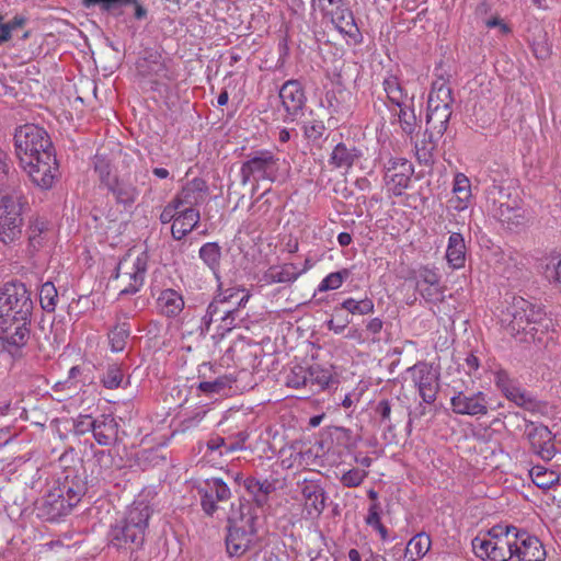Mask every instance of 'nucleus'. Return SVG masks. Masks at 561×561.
Returning a JSON list of instances; mask_svg holds the SVG:
<instances>
[{
  "instance_id": "52",
  "label": "nucleus",
  "mask_w": 561,
  "mask_h": 561,
  "mask_svg": "<svg viewBox=\"0 0 561 561\" xmlns=\"http://www.w3.org/2000/svg\"><path fill=\"white\" fill-rule=\"evenodd\" d=\"M308 369L307 367L296 365L294 366L286 376V386L294 388V389H300L308 386Z\"/></svg>"
},
{
  "instance_id": "16",
  "label": "nucleus",
  "mask_w": 561,
  "mask_h": 561,
  "mask_svg": "<svg viewBox=\"0 0 561 561\" xmlns=\"http://www.w3.org/2000/svg\"><path fill=\"white\" fill-rule=\"evenodd\" d=\"M450 405L453 412L460 415L483 416L489 411L486 396L481 391H458L451 397Z\"/></svg>"
},
{
  "instance_id": "46",
  "label": "nucleus",
  "mask_w": 561,
  "mask_h": 561,
  "mask_svg": "<svg viewBox=\"0 0 561 561\" xmlns=\"http://www.w3.org/2000/svg\"><path fill=\"white\" fill-rule=\"evenodd\" d=\"M533 482L540 489H550L560 480L559 473L541 466H535L529 471Z\"/></svg>"
},
{
  "instance_id": "56",
  "label": "nucleus",
  "mask_w": 561,
  "mask_h": 561,
  "mask_svg": "<svg viewBox=\"0 0 561 561\" xmlns=\"http://www.w3.org/2000/svg\"><path fill=\"white\" fill-rule=\"evenodd\" d=\"M473 199L467 196H459V194H451V197L447 201V213L450 216L466 211L471 205Z\"/></svg>"
},
{
  "instance_id": "63",
  "label": "nucleus",
  "mask_w": 561,
  "mask_h": 561,
  "mask_svg": "<svg viewBox=\"0 0 561 561\" xmlns=\"http://www.w3.org/2000/svg\"><path fill=\"white\" fill-rule=\"evenodd\" d=\"M533 51L539 59H547L551 54L549 45L543 41L535 42L533 44Z\"/></svg>"
},
{
  "instance_id": "44",
  "label": "nucleus",
  "mask_w": 561,
  "mask_h": 561,
  "mask_svg": "<svg viewBox=\"0 0 561 561\" xmlns=\"http://www.w3.org/2000/svg\"><path fill=\"white\" fill-rule=\"evenodd\" d=\"M300 275L301 272H298L296 265L293 263L271 267L267 273V277L272 283H293Z\"/></svg>"
},
{
  "instance_id": "7",
  "label": "nucleus",
  "mask_w": 561,
  "mask_h": 561,
  "mask_svg": "<svg viewBox=\"0 0 561 561\" xmlns=\"http://www.w3.org/2000/svg\"><path fill=\"white\" fill-rule=\"evenodd\" d=\"M148 270V255L128 251L118 262L114 278L119 282V296L138 293L144 284Z\"/></svg>"
},
{
  "instance_id": "2",
  "label": "nucleus",
  "mask_w": 561,
  "mask_h": 561,
  "mask_svg": "<svg viewBox=\"0 0 561 561\" xmlns=\"http://www.w3.org/2000/svg\"><path fill=\"white\" fill-rule=\"evenodd\" d=\"M500 322L504 330L523 343L541 342L548 332L550 320L539 306L523 297H513L502 311Z\"/></svg>"
},
{
  "instance_id": "38",
  "label": "nucleus",
  "mask_w": 561,
  "mask_h": 561,
  "mask_svg": "<svg viewBox=\"0 0 561 561\" xmlns=\"http://www.w3.org/2000/svg\"><path fill=\"white\" fill-rule=\"evenodd\" d=\"M451 116V107H438L436 110H427L426 124L431 131L443 136L448 127Z\"/></svg>"
},
{
  "instance_id": "31",
  "label": "nucleus",
  "mask_w": 561,
  "mask_h": 561,
  "mask_svg": "<svg viewBox=\"0 0 561 561\" xmlns=\"http://www.w3.org/2000/svg\"><path fill=\"white\" fill-rule=\"evenodd\" d=\"M201 219L197 209H183L180 208L176 215L175 222L172 224L171 233L175 240H182L187 233L198 225Z\"/></svg>"
},
{
  "instance_id": "25",
  "label": "nucleus",
  "mask_w": 561,
  "mask_h": 561,
  "mask_svg": "<svg viewBox=\"0 0 561 561\" xmlns=\"http://www.w3.org/2000/svg\"><path fill=\"white\" fill-rule=\"evenodd\" d=\"M23 191L14 163L7 151L0 148V194Z\"/></svg>"
},
{
  "instance_id": "47",
  "label": "nucleus",
  "mask_w": 561,
  "mask_h": 561,
  "mask_svg": "<svg viewBox=\"0 0 561 561\" xmlns=\"http://www.w3.org/2000/svg\"><path fill=\"white\" fill-rule=\"evenodd\" d=\"M340 308L348 311L352 314L366 316L374 312L375 305L374 301L368 297L359 300L347 298L341 302Z\"/></svg>"
},
{
  "instance_id": "1",
  "label": "nucleus",
  "mask_w": 561,
  "mask_h": 561,
  "mask_svg": "<svg viewBox=\"0 0 561 561\" xmlns=\"http://www.w3.org/2000/svg\"><path fill=\"white\" fill-rule=\"evenodd\" d=\"M33 310L31 293L21 282H9L0 288V340L15 347L30 339Z\"/></svg>"
},
{
  "instance_id": "27",
  "label": "nucleus",
  "mask_w": 561,
  "mask_h": 561,
  "mask_svg": "<svg viewBox=\"0 0 561 561\" xmlns=\"http://www.w3.org/2000/svg\"><path fill=\"white\" fill-rule=\"evenodd\" d=\"M183 296L171 288L163 289L157 298V309L160 314L167 318L178 317L184 309Z\"/></svg>"
},
{
  "instance_id": "6",
  "label": "nucleus",
  "mask_w": 561,
  "mask_h": 561,
  "mask_svg": "<svg viewBox=\"0 0 561 561\" xmlns=\"http://www.w3.org/2000/svg\"><path fill=\"white\" fill-rule=\"evenodd\" d=\"M15 154L20 163L50 153L54 150L51 140L46 130L34 124H26L16 128L14 134Z\"/></svg>"
},
{
  "instance_id": "61",
  "label": "nucleus",
  "mask_w": 561,
  "mask_h": 561,
  "mask_svg": "<svg viewBox=\"0 0 561 561\" xmlns=\"http://www.w3.org/2000/svg\"><path fill=\"white\" fill-rule=\"evenodd\" d=\"M179 209L180 207L172 199L167 206H164L163 210L161 211L160 221L162 224H169L171 221L175 222Z\"/></svg>"
},
{
  "instance_id": "10",
  "label": "nucleus",
  "mask_w": 561,
  "mask_h": 561,
  "mask_svg": "<svg viewBox=\"0 0 561 561\" xmlns=\"http://www.w3.org/2000/svg\"><path fill=\"white\" fill-rule=\"evenodd\" d=\"M407 373L410 374L414 387L417 389L422 401L432 404L436 401L439 390V374L426 362H419L409 367Z\"/></svg>"
},
{
  "instance_id": "22",
  "label": "nucleus",
  "mask_w": 561,
  "mask_h": 561,
  "mask_svg": "<svg viewBox=\"0 0 561 561\" xmlns=\"http://www.w3.org/2000/svg\"><path fill=\"white\" fill-rule=\"evenodd\" d=\"M207 191L206 182L199 178H195L182 187L173 201L180 208L196 209L195 206L204 203Z\"/></svg>"
},
{
  "instance_id": "3",
  "label": "nucleus",
  "mask_w": 561,
  "mask_h": 561,
  "mask_svg": "<svg viewBox=\"0 0 561 561\" xmlns=\"http://www.w3.org/2000/svg\"><path fill=\"white\" fill-rule=\"evenodd\" d=\"M151 516L149 505L134 503L124 517L112 525L108 534V545L117 550H138L145 542L148 520Z\"/></svg>"
},
{
  "instance_id": "15",
  "label": "nucleus",
  "mask_w": 561,
  "mask_h": 561,
  "mask_svg": "<svg viewBox=\"0 0 561 561\" xmlns=\"http://www.w3.org/2000/svg\"><path fill=\"white\" fill-rule=\"evenodd\" d=\"M201 504L207 515H213L218 506V502H227L231 492L227 483L220 478L206 479L198 486Z\"/></svg>"
},
{
  "instance_id": "36",
  "label": "nucleus",
  "mask_w": 561,
  "mask_h": 561,
  "mask_svg": "<svg viewBox=\"0 0 561 561\" xmlns=\"http://www.w3.org/2000/svg\"><path fill=\"white\" fill-rule=\"evenodd\" d=\"M308 386L312 391L325 390L333 381V375L330 369L316 364L307 367Z\"/></svg>"
},
{
  "instance_id": "50",
  "label": "nucleus",
  "mask_w": 561,
  "mask_h": 561,
  "mask_svg": "<svg viewBox=\"0 0 561 561\" xmlns=\"http://www.w3.org/2000/svg\"><path fill=\"white\" fill-rule=\"evenodd\" d=\"M350 276V272L344 268L342 271L328 274L319 284V291L334 290L342 286L343 282Z\"/></svg>"
},
{
  "instance_id": "29",
  "label": "nucleus",
  "mask_w": 561,
  "mask_h": 561,
  "mask_svg": "<svg viewBox=\"0 0 561 561\" xmlns=\"http://www.w3.org/2000/svg\"><path fill=\"white\" fill-rule=\"evenodd\" d=\"M467 247L460 232H451L446 248L445 257L453 270L462 268L466 264Z\"/></svg>"
},
{
  "instance_id": "34",
  "label": "nucleus",
  "mask_w": 561,
  "mask_h": 561,
  "mask_svg": "<svg viewBox=\"0 0 561 561\" xmlns=\"http://www.w3.org/2000/svg\"><path fill=\"white\" fill-rule=\"evenodd\" d=\"M453 102L454 98L448 84L444 82L433 84L427 100V110L451 107Z\"/></svg>"
},
{
  "instance_id": "51",
  "label": "nucleus",
  "mask_w": 561,
  "mask_h": 561,
  "mask_svg": "<svg viewBox=\"0 0 561 561\" xmlns=\"http://www.w3.org/2000/svg\"><path fill=\"white\" fill-rule=\"evenodd\" d=\"M504 396L518 407L530 409L534 405V401L528 392L520 389L515 383L510 388H505Z\"/></svg>"
},
{
  "instance_id": "18",
  "label": "nucleus",
  "mask_w": 561,
  "mask_h": 561,
  "mask_svg": "<svg viewBox=\"0 0 561 561\" xmlns=\"http://www.w3.org/2000/svg\"><path fill=\"white\" fill-rule=\"evenodd\" d=\"M527 438L530 443L531 450L542 460L549 461L554 457L557 453L553 442L554 436L547 426L531 423L527 427Z\"/></svg>"
},
{
  "instance_id": "62",
  "label": "nucleus",
  "mask_w": 561,
  "mask_h": 561,
  "mask_svg": "<svg viewBox=\"0 0 561 561\" xmlns=\"http://www.w3.org/2000/svg\"><path fill=\"white\" fill-rule=\"evenodd\" d=\"M366 524L371 526L373 528L377 527L378 524H381L379 505L377 503H374L369 506L368 515L366 517Z\"/></svg>"
},
{
  "instance_id": "26",
  "label": "nucleus",
  "mask_w": 561,
  "mask_h": 561,
  "mask_svg": "<svg viewBox=\"0 0 561 561\" xmlns=\"http://www.w3.org/2000/svg\"><path fill=\"white\" fill-rule=\"evenodd\" d=\"M363 157L360 149L344 142L337 144L330 156L329 163L336 169H351Z\"/></svg>"
},
{
  "instance_id": "23",
  "label": "nucleus",
  "mask_w": 561,
  "mask_h": 561,
  "mask_svg": "<svg viewBox=\"0 0 561 561\" xmlns=\"http://www.w3.org/2000/svg\"><path fill=\"white\" fill-rule=\"evenodd\" d=\"M85 8L99 7L101 11L119 16L125 7L134 8V16L136 20H144L147 18L148 11L140 3L139 0H82Z\"/></svg>"
},
{
  "instance_id": "42",
  "label": "nucleus",
  "mask_w": 561,
  "mask_h": 561,
  "mask_svg": "<svg viewBox=\"0 0 561 561\" xmlns=\"http://www.w3.org/2000/svg\"><path fill=\"white\" fill-rule=\"evenodd\" d=\"M236 379L230 375H224L211 381H202L198 389L206 394H227Z\"/></svg>"
},
{
  "instance_id": "49",
  "label": "nucleus",
  "mask_w": 561,
  "mask_h": 561,
  "mask_svg": "<svg viewBox=\"0 0 561 561\" xmlns=\"http://www.w3.org/2000/svg\"><path fill=\"white\" fill-rule=\"evenodd\" d=\"M94 170L98 173L100 181L106 187H108L117 179L115 175L112 174L111 163L104 156H95Z\"/></svg>"
},
{
  "instance_id": "35",
  "label": "nucleus",
  "mask_w": 561,
  "mask_h": 561,
  "mask_svg": "<svg viewBox=\"0 0 561 561\" xmlns=\"http://www.w3.org/2000/svg\"><path fill=\"white\" fill-rule=\"evenodd\" d=\"M392 115L396 117V122L400 125L403 134L411 136L414 134L417 127V119L412 105L407 104L390 108Z\"/></svg>"
},
{
  "instance_id": "59",
  "label": "nucleus",
  "mask_w": 561,
  "mask_h": 561,
  "mask_svg": "<svg viewBox=\"0 0 561 561\" xmlns=\"http://www.w3.org/2000/svg\"><path fill=\"white\" fill-rule=\"evenodd\" d=\"M245 488L255 496L259 494L266 496L274 491V485L268 480L260 481L254 478L245 481Z\"/></svg>"
},
{
  "instance_id": "17",
  "label": "nucleus",
  "mask_w": 561,
  "mask_h": 561,
  "mask_svg": "<svg viewBox=\"0 0 561 561\" xmlns=\"http://www.w3.org/2000/svg\"><path fill=\"white\" fill-rule=\"evenodd\" d=\"M37 510L41 517L50 522H55L72 511L55 483L44 494Z\"/></svg>"
},
{
  "instance_id": "9",
  "label": "nucleus",
  "mask_w": 561,
  "mask_h": 561,
  "mask_svg": "<svg viewBox=\"0 0 561 561\" xmlns=\"http://www.w3.org/2000/svg\"><path fill=\"white\" fill-rule=\"evenodd\" d=\"M472 549L478 558L502 561L508 546L507 526H494L488 533L472 539Z\"/></svg>"
},
{
  "instance_id": "54",
  "label": "nucleus",
  "mask_w": 561,
  "mask_h": 561,
  "mask_svg": "<svg viewBox=\"0 0 561 561\" xmlns=\"http://www.w3.org/2000/svg\"><path fill=\"white\" fill-rule=\"evenodd\" d=\"M451 194H459V196H467L468 198L473 199L471 181L470 179L463 174L462 172H457L453 180V188Z\"/></svg>"
},
{
  "instance_id": "33",
  "label": "nucleus",
  "mask_w": 561,
  "mask_h": 561,
  "mask_svg": "<svg viewBox=\"0 0 561 561\" xmlns=\"http://www.w3.org/2000/svg\"><path fill=\"white\" fill-rule=\"evenodd\" d=\"M382 87L387 99L394 107L409 104L408 93L396 76L389 75L386 77L382 81Z\"/></svg>"
},
{
  "instance_id": "21",
  "label": "nucleus",
  "mask_w": 561,
  "mask_h": 561,
  "mask_svg": "<svg viewBox=\"0 0 561 561\" xmlns=\"http://www.w3.org/2000/svg\"><path fill=\"white\" fill-rule=\"evenodd\" d=\"M54 483L60 489V493L66 497L71 510L78 505L87 492L84 479L75 470L66 471L65 476L58 478Z\"/></svg>"
},
{
  "instance_id": "13",
  "label": "nucleus",
  "mask_w": 561,
  "mask_h": 561,
  "mask_svg": "<svg viewBox=\"0 0 561 561\" xmlns=\"http://www.w3.org/2000/svg\"><path fill=\"white\" fill-rule=\"evenodd\" d=\"M249 294L244 290L231 288L222 295L224 310L227 313H219L217 333L224 336L237 327L239 317V307L244 306L249 300Z\"/></svg>"
},
{
  "instance_id": "28",
  "label": "nucleus",
  "mask_w": 561,
  "mask_h": 561,
  "mask_svg": "<svg viewBox=\"0 0 561 561\" xmlns=\"http://www.w3.org/2000/svg\"><path fill=\"white\" fill-rule=\"evenodd\" d=\"M328 14L331 15L332 23L336 26V28L356 39L358 42V37L360 38V32L355 23V19L353 16L352 11L346 7L345 3L340 7L332 9Z\"/></svg>"
},
{
  "instance_id": "53",
  "label": "nucleus",
  "mask_w": 561,
  "mask_h": 561,
  "mask_svg": "<svg viewBox=\"0 0 561 561\" xmlns=\"http://www.w3.org/2000/svg\"><path fill=\"white\" fill-rule=\"evenodd\" d=\"M47 231V225L44 220L35 219L28 228V241L30 245L34 249H38L43 245L44 234Z\"/></svg>"
},
{
  "instance_id": "32",
  "label": "nucleus",
  "mask_w": 561,
  "mask_h": 561,
  "mask_svg": "<svg viewBox=\"0 0 561 561\" xmlns=\"http://www.w3.org/2000/svg\"><path fill=\"white\" fill-rule=\"evenodd\" d=\"M107 190L112 192L118 204L129 206L134 204L139 195L138 188L125 179H116Z\"/></svg>"
},
{
  "instance_id": "45",
  "label": "nucleus",
  "mask_w": 561,
  "mask_h": 561,
  "mask_svg": "<svg viewBox=\"0 0 561 561\" xmlns=\"http://www.w3.org/2000/svg\"><path fill=\"white\" fill-rule=\"evenodd\" d=\"M433 131L428 133V129L424 134V138L415 144V156L421 164L430 165L433 163V152L435 150V144L433 141Z\"/></svg>"
},
{
  "instance_id": "14",
  "label": "nucleus",
  "mask_w": 561,
  "mask_h": 561,
  "mask_svg": "<svg viewBox=\"0 0 561 561\" xmlns=\"http://www.w3.org/2000/svg\"><path fill=\"white\" fill-rule=\"evenodd\" d=\"M416 290L428 302H438L443 299L444 289L440 286V274L434 266L422 265L414 272Z\"/></svg>"
},
{
  "instance_id": "57",
  "label": "nucleus",
  "mask_w": 561,
  "mask_h": 561,
  "mask_svg": "<svg viewBox=\"0 0 561 561\" xmlns=\"http://www.w3.org/2000/svg\"><path fill=\"white\" fill-rule=\"evenodd\" d=\"M25 20L20 16H14L7 23L0 24V45L9 42L12 37V33L18 28L22 27Z\"/></svg>"
},
{
  "instance_id": "11",
  "label": "nucleus",
  "mask_w": 561,
  "mask_h": 561,
  "mask_svg": "<svg viewBox=\"0 0 561 561\" xmlns=\"http://www.w3.org/2000/svg\"><path fill=\"white\" fill-rule=\"evenodd\" d=\"M20 167L27 173L32 183L43 190L50 188L58 175L55 151L42 153L41 157L28 160L26 164L20 163Z\"/></svg>"
},
{
  "instance_id": "41",
  "label": "nucleus",
  "mask_w": 561,
  "mask_h": 561,
  "mask_svg": "<svg viewBox=\"0 0 561 561\" xmlns=\"http://www.w3.org/2000/svg\"><path fill=\"white\" fill-rule=\"evenodd\" d=\"M130 335V325L127 321H121L117 318V323L108 333V341L112 352L118 353L124 351Z\"/></svg>"
},
{
  "instance_id": "12",
  "label": "nucleus",
  "mask_w": 561,
  "mask_h": 561,
  "mask_svg": "<svg viewBox=\"0 0 561 561\" xmlns=\"http://www.w3.org/2000/svg\"><path fill=\"white\" fill-rule=\"evenodd\" d=\"M414 173L412 163L404 158H391L386 164L385 182L387 190L394 196H401L409 187Z\"/></svg>"
},
{
  "instance_id": "5",
  "label": "nucleus",
  "mask_w": 561,
  "mask_h": 561,
  "mask_svg": "<svg viewBox=\"0 0 561 561\" xmlns=\"http://www.w3.org/2000/svg\"><path fill=\"white\" fill-rule=\"evenodd\" d=\"M279 168L280 159L274 151L268 149L251 151L240 168L241 184L275 182L279 175Z\"/></svg>"
},
{
  "instance_id": "39",
  "label": "nucleus",
  "mask_w": 561,
  "mask_h": 561,
  "mask_svg": "<svg viewBox=\"0 0 561 561\" xmlns=\"http://www.w3.org/2000/svg\"><path fill=\"white\" fill-rule=\"evenodd\" d=\"M199 259L218 277L221 261V248L217 242H207L198 251Z\"/></svg>"
},
{
  "instance_id": "8",
  "label": "nucleus",
  "mask_w": 561,
  "mask_h": 561,
  "mask_svg": "<svg viewBox=\"0 0 561 561\" xmlns=\"http://www.w3.org/2000/svg\"><path fill=\"white\" fill-rule=\"evenodd\" d=\"M508 546L502 561H545L546 550L538 537L507 526Z\"/></svg>"
},
{
  "instance_id": "19",
  "label": "nucleus",
  "mask_w": 561,
  "mask_h": 561,
  "mask_svg": "<svg viewBox=\"0 0 561 561\" xmlns=\"http://www.w3.org/2000/svg\"><path fill=\"white\" fill-rule=\"evenodd\" d=\"M279 99L287 113L285 121H295L306 103L304 89L298 80H288L279 89Z\"/></svg>"
},
{
  "instance_id": "48",
  "label": "nucleus",
  "mask_w": 561,
  "mask_h": 561,
  "mask_svg": "<svg viewBox=\"0 0 561 561\" xmlns=\"http://www.w3.org/2000/svg\"><path fill=\"white\" fill-rule=\"evenodd\" d=\"M58 293L51 282H46L39 289V302L47 312H53L57 306Z\"/></svg>"
},
{
  "instance_id": "4",
  "label": "nucleus",
  "mask_w": 561,
  "mask_h": 561,
  "mask_svg": "<svg viewBox=\"0 0 561 561\" xmlns=\"http://www.w3.org/2000/svg\"><path fill=\"white\" fill-rule=\"evenodd\" d=\"M27 205L23 191L2 193L0 197V242L9 245L22 236L23 211Z\"/></svg>"
},
{
  "instance_id": "43",
  "label": "nucleus",
  "mask_w": 561,
  "mask_h": 561,
  "mask_svg": "<svg viewBox=\"0 0 561 561\" xmlns=\"http://www.w3.org/2000/svg\"><path fill=\"white\" fill-rule=\"evenodd\" d=\"M222 294H219L207 307L205 316L201 320V335L206 334L211 323L218 322L219 313H227L224 310Z\"/></svg>"
},
{
  "instance_id": "58",
  "label": "nucleus",
  "mask_w": 561,
  "mask_h": 561,
  "mask_svg": "<svg viewBox=\"0 0 561 561\" xmlns=\"http://www.w3.org/2000/svg\"><path fill=\"white\" fill-rule=\"evenodd\" d=\"M325 131L324 123L320 119H310L304 124V134L310 140H319Z\"/></svg>"
},
{
  "instance_id": "24",
  "label": "nucleus",
  "mask_w": 561,
  "mask_h": 561,
  "mask_svg": "<svg viewBox=\"0 0 561 561\" xmlns=\"http://www.w3.org/2000/svg\"><path fill=\"white\" fill-rule=\"evenodd\" d=\"M84 420L99 445L110 446L116 440L118 425L113 417L102 415L101 419L92 420L85 416Z\"/></svg>"
},
{
  "instance_id": "55",
  "label": "nucleus",
  "mask_w": 561,
  "mask_h": 561,
  "mask_svg": "<svg viewBox=\"0 0 561 561\" xmlns=\"http://www.w3.org/2000/svg\"><path fill=\"white\" fill-rule=\"evenodd\" d=\"M367 476L368 472L366 470L352 468L342 474L340 482L345 488H356L363 483Z\"/></svg>"
},
{
  "instance_id": "20",
  "label": "nucleus",
  "mask_w": 561,
  "mask_h": 561,
  "mask_svg": "<svg viewBox=\"0 0 561 561\" xmlns=\"http://www.w3.org/2000/svg\"><path fill=\"white\" fill-rule=\"evenodd\" d=\"M255 531L251 525H231L226 537L227 551L231 557L243 556L253 545Z\"/></svg>"
},
{
  "instance_id": "40",
  "label": "nucleus",
  "mask_w": 561,
  "mask_h": 561,
  "mask_svg": "<svg viewBox=\"0 0 561 561\" xmlns=\"http://www.w3.org/2000/svg\"><path fill=\"white\" fill-rule=\"evenodd\" d=\"M101 383L106 389H111V390L117 389L121 387H124V388L127 387L128 381L125 382V374H124L123 365L118 364V363L108 364L105 367L104 373L101 377Z\"/></svg>"
},
{
  "instance_id": "30",
  "label": "nucleus",
  "mask_w": 561,
  "mask_h": 561,
  "mask_svg": "<svg viewBox=\"0 0 561 561\" xmlns=\"http://www.w3.org/2000/svg\"><path fill=\"white\" fill-rule=\"evenodd\" d=\"M305 510L311 517H318L325 508V491L318 484H306L301 490Z\"/></svg>"
},
{
  "instance_id": "60",
  "label": "nucleus",
  "mask_w": 561,
  "mask_h": 561,
  "mask_svg": "<svg viewBox=\"0 0 561 561\" xmlns=\"http://www.w3.org/2000/svg\"><path fill=\"white\" fill-rule=\"evenodd\" d=\"M391 408V402L385 399L379 401L375 409L376 413L380 416V422L385 424L388 427V430L393 428V425L390 420Z\"/></svg>"
},
{
  "instance_id": "37",
  "label": "nucleus",
  "mask_w": 561,
  "mask_h": 561,
  "mask_svg": "<svg viewBox=\"0 0 561 561\" xmlns=\"http://www.w3.org/2000/svg\"><path fill=\"white\" fill-rule=\"evenodd\" d=\"M430 536L421 533L412 537L405 548L404 558L407 561H416L422 559L431 549Z\"/></svg>"
},
{
  "instance_id": "64",
  "label": "nucleus",
  "mask_w": 561,
  "mask_h": 561,
  "mask_svg": "<svg viewBox=\"0 0 561 561\" xmlns=\"http://www.w3.org/2000/svg\"><path fill=\"white\" fill-rule=\"evenodd\" d=\"M237 442L231 443L227 446V450H225L226 454L243 449L244 443L249 438V434L247 432H239L237 434Z\"/></svg>"
}]
</instances>
